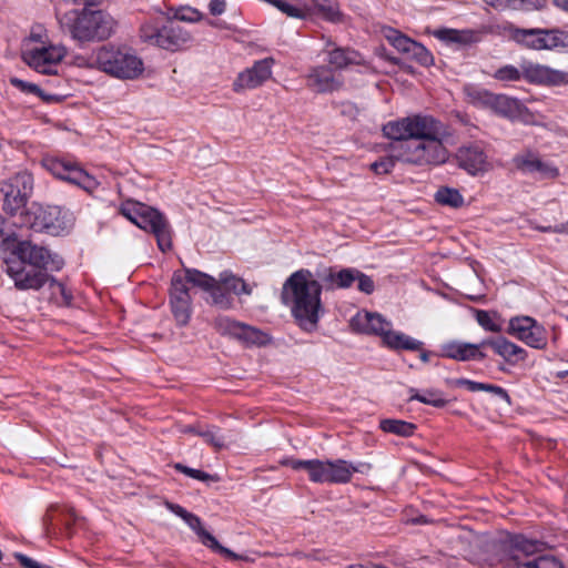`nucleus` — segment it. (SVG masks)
Segmentation results:
<instances>
[{"instance_id":"18","label":"nucleus","mask_w":568,"mask_h":568,"mask_svg":"<svg viewBox=\"0 0 568 568\" xmlns=\"http://www.w3.org/2000/svg\"><path fill=\"white\" fill-rule=\"evenodd\" d=\"M170 305L178 324L186 325L191 318V297L189 287L184 286L181 272H174L172 276Z\"/></svg>"},{"instance_id":"10","label":"nucleus","mask_w":568,"mask_h":568,"mask_svg":"<svg viewBox=\"0 0 568 568\" xmlns=\"http://www.w3.org/2000/svg\"><path fill=\"white\" fill-rule=\"evenodd\" d=\"M120 212L138 227L152 232L162 252L171 248L169 226L159 211L140 202L126 201L121 205Z\"/></svg>"},{"instance_id":"45","label":"nucleus","mask_w":568,"mask_h":568,"mask_svg":"<svg viewBox=\"0 0 568 568\" xmlns=\"http://www.w3.org/2000/svg\"><path fill=\"white\" fill-rule=\"evenodd\" d=\"M535 173L540 179H556L559 176V169L552 162L539 158L535 166Z\"/></svg>"},{"instance_id":"35","label":"nucleus","mask_w":568,"mask_h":568,"mask_svg":"<svg viewBox=\"0 0 568 568\" xmlns=\"http://www.w3.org/2000/svg\"><path fill=\"white\" fill-rule=\"evenodd\" d=\"M358 276V271L355 268H344L338 272L329 271L324 277L326 282L332 283L333 286L338 288L349 287Z\"/></svg>"},{"instance_id":"40","label":"nucleus","mask_w":568,"mask_h":568,"mask_svg":"<svg viewBox=\"0 0 568 568\" xmlns=\"http://www.w3.org/2000/svg\"><path fill=\"white\" fill-rule=\"evenodd\" d=\"M435 200L452 207H459L464 204V197L456 189L442 187L435 194Z\"/></svg>"},{"instance_id":"57","label":"nucleus","mask_w":568,"mask_h":568,"mask_svg":"<svg viewBox=\"0 0 568 568\" xmlns=\"http://www.w3.org/2000/svg\"><path fill=\"white\" fill-rule=\"evenodd\" d=\"M552 4L559 10L568 13V0H552Z\"/></svg>"},{"instance_id":"6","label":"nucleus","mask_w":568,"mask_h":568,"mask_svg":"<svg viewBox=\"0 0 568 568\" xmlns=\"http://www.w3.org/2000/svg\"><path fill=\"white\" fill-rule=\"evenodd\" d=\"M284 465L294 470L303 469L308 479L316 484H346L355 473L367 474L372 469L369 463L353 464L345 459H286Z\"/></svg>"},{"instance_id":"46","label":"nucleus","mask_w":568,"mask_h":568,"mask_svg":"<svg viewBox=\"0 0 568 568\" xmlns=\"http://www.w3.org/2000/svg\"><path fill=\"white\" fill-rule=\"evenodd\" d=\"M174 468L176 470H179L180 473L191 477V478H194V479H197V480H201V481H210V480H213L215 481L216 478L213 476V475H210L205 471H202L200 469H194V468H190L187 466H184L182 464H175L174 465Z\"/></svg>"},{"instance_id":"38","label":"nucleus","mask_w":568,"mask_h":568,"mask_svg":"<svg viewBox=\"0 0 568 568\" xmlns=\"http://www.w3.org/2000/svg\"><path fill=\"white\" fill-rule=\"evenodd\" d=\"M399 149V143L389 148V154L371 164V169L377 174H387L393 171L395 163L399 162L395 152Z\"/></svg>"},{"instance_id":"53","label":"nucleus","mask_w":568,"mask_h":568,"mask_svg":"<svg viewBox=\"0 0 568 568\" xmlns=\"http://www.w3.org/2000/svg\"><path fill=\"white\" fill-rule=\"evenodd\" d=\"M16 558L24 568H52L50 566L42 565L22 554H17Z\"/></svg>"},{"instance_id":"16","label":"nucleus","mask_w":568,"mask_h":568,"mask_svg":"<svg viewBox=\"0 0 568 568\" xmlns=\"http://www.w3.org/2000/svg\"><path fill=\"white\" fill-rule=\"evenodd\" d=\"M233 295L251 294V288L241 277L231 271L220 273L215 278V288L213 291V304L221 308H230L233 304Z\"/></svg>"},{"instance_id":"17","label":"nucleus","mask_w":568,"mask_h":568,"mask_svg":"<svg viewBox=\"0 0 568 568\" xmlns=\"http://www.w3.org/2000/svg\"><path fill=\"white\" fill-rule=\"evenodd\" d=\"M386 40L400 53L409 60L416 61L422 65L433 63L432 53L419 42L406 37L395 29H387L384 33Z\"/></svg>"},{"instance_id":"55","label":"nucleus","mask_w":568,"mask_h":568,"mask_svg":"<svg viewBox=\"0 0 568 568\" xmlns=\"http://www.w3.org/2000/svg\"><path fill=\"white\" fill-rule=\"evenodd\" d=\"M485 2L498 10L509 9L508 0H485Z\"/></svg>"},{"instance_id":"13","label":"nucleus","mask_w":568,"mask_h":568,"mask_svg":"<svg viewBox=\"0 0 568 568\" xmlns=\"http://www.w3.org/2000/svg\"><path fill=\"white\" fill-rule=\"evenodd\" d=\"M474 102L510 120L528 121L529 118L528 109L518 99L505 94L478 91L474 97Z\"/></svg>"},{"instance_id":"14","label":"nucleus","mask_w":568,"mask_h":568,"mask_svg":"<svg viewBox=\"0 0 568 568\" xmlns=\"http://www.w3.org/2000/svg\"><path fill=\"white\" fill-rule=\"evenodd\" d=\"M507 333L535 349H546L547 329L530 316H515L509 320Z\"/></svg>"},{"instance_id":"36","label":"nucleus","mask_w":568,"mask_h":568,"mask_svg":"<svg viewBox=\"0 0 568 568\" xmlns=\"http://www.w3.org/2000/svg\"><path fill=\"white\" fill-rule=\"evenodd\" d=\"M140 39L144 43L160 48V40L162 39V27L158 23L156 20L153 19L144 21L140 27Z\"/></svg>"},{"instance_id":"34","label":"nucleus","mask_w":568,"mask_h":568,"mask_svg":"<svg viewBox=\"0 0 568 568\" xmlns=\"http://www.w3.org/2000/svg\"><path fill=\"white\" fill-rule=\"evenodd\" d=\"M183 432L196 434L203 437L207 444L212 445L216 449H221L226 446V438L220 435L219 429L214 426L207 427L206 429H197L193 426H187Z\"/></svg>"},{"instance_id":"29","label":"nucleus","mask_w":568,"mask_h":568,"mask_svg":"<svg viewBox=\"0 0 568 568\" xmlns=\"http://www.w3.org/2000/svg\"><path fill=\"white\" fill-rule=\"evenodd\" d=\"M326 52L327 62L335 70L359 63V55L357 52L334 47L332 42H327Z\"/></svg>"},{"instance_id":"21","label":"nucleus","mask_w":568,"mask_h":568,"mask_svg":"<svg viewBox=\"0 0 568 568\" xmlns=\"http://www.w3.org/2000/svg\"><path fill=\"white\" fill-rule=\"evenodd\" d=\"M523 79L538 85H568V71L552 69L548 65L524 61Z\"/></svg>"},{"instance_id":"15","label":"nucleus","mask_w":568,"mask_h":568,"mask_svg":"<svg viewBox=\"0 0 568 568\" xmlns=\"http://www.w3.org/2000/svg\"><path fill=\"white\" fill-rule=\"evenodd\" d=\"M32 191V176L28 172H20L3 181L0 185V194L3 199V209L14 214L22 209Z\"/></svg>"},{"instance_id":"19","label":"nucleus","mask_w":568,"mask_h":568,"mask_svg":"<svg viewBox=\"0 0 568 568\" xmlns=\"http://www.w3.org/2000/svg\"><path fill=\"white\" fill-rule=\"evenodd\" d=\"M215 327L221 334L236 338L246 344L264 345L268 341L267 335L263 332L226 316L217 317Z\"/></svg>"},{"instance_id":"22","label":"nucleus","mask_w":568,"mask_h":568,"mask_svg":"<svg viewBox=\"0 0 568 568\" xmlns=\"http://www.w3.org/2000/svg\"><path fill=\"white\" fill-rule=\"evenodd\" d=\"M456 158L459 166L471 175L483 174L491 169L487 155L478 144L462 146Z\"/></svg>"},{"instance_id":"27","label":"nucleus","mask_w":568,"mask_h":568,"mask_svg":"<svg viewBox=\"0 0 568 568\" xmlns=\"http://www.w3.org/2000/svg\"><path fill=\"white\" fill-rule=\"evenodd\" d=\"M192 40L191 33L184 28L170 21L166 26H162V39L160 48L175 51L187 44Z\"/></svg>"},{"instance_id":"2","label":"nucleus","mask_w":568,"mask_h":568,"mask_svg":"<svg viewBox=\"0 0 568 568\" xmlns=\"http://www.w3.org/2000/svg\"><path fill=\"white\" fill-rule=\"evenodd\" d=\"M3 244L11 247V252L3 258L4 272L12 280L19 291H39L50 283L54 293L59 292L65 303H70L71 295L63 284L49 275V271H59L63 261L57 254L43 246L36 245L27 240L6 239Z\"/></svg>"},{"instance_id":"44","label":"nucleus","mask_w":568,"mask_h":568,"mask_svg":"<svg viewBox=\"0 0 568 568\" xmlns=\"http://www.w3.org/2000/svg\"><path fill=\"white\" fill-rule=\"evenodd\" d=\"M476 320L485 331L498 333L503 329L501 324L486 311H477Z\"/></svg>"},{"instance_id":"49","label":"nucleus","mask_w":568,"mask_h":568,"mask_svg":"<svg viewBox=\"0 0 568 568\" xmlns=\"http://www.w3.org/2000/svg\"><path fill=\"white\" fill-rule=\"evenodd\" d=\"M356 281L357 287L361 292L365 294L373 293L375 286L373 280L369 276L358 271V276L356 277Z\"/></svg>"},{"instance_id":"9","label":"nucleus","mask_w":568,"mask_h":568,"mask_svg":"<svg viewBox=\"0 0 568 568\" xmlns=\"http://www.w3.org/2000/svg\"><path fill=\"white\" fill-rule=\"evenodd\" d=\"M67 55L63 44H54L41 36L31 34L23 41L22 60L33 70L44 74H54Z\"/></svg>"},{"instance_id":"52","label":"nucleus","mask_w":568,"mask_h":568,"mask_svg":"<svg viewBox=\"0 0 568 568\" xmlns=\"http://www.w3.org/2000/svg\"><path fill=\"white\" fill-rule=\"evenodd\" d=\"M483 387L481 390L484 392H489L498 397H500L501 399H504L505 402L509 403V395L508 393L500 386H496V385H491V384H485L483 383Z\"/></svg>"},{"instance_id":"54","label":"nucleus","mask_w":568,"mask_h":568,"mask_svg":"<svg viewBox=\"0 0 568 568\" xmlns=\"http://www.w3.org/2000/svg\"><path fill=\"white\" fill-rule=\"evenodd\" d=\"M166 506L173 514L181 517L183 520L191 514L180 505L168 504Z\"/></svg>"},{"instance_id":"8","label":"nucleus","mask_w":568,"mask_h":568,"mask_svg":"<svg viewBox=\"0 0 568 568\" xmlns=\"http://www.w3.org/2000/svg\"><path fill=\"white\" fill-rule=\"evenodd\" d=\"M349 325L354 332L379 336L383 345L390 349L417 351L423 346L420 341L394 331L392 323L378 313L357 312L352 317Z\"/></svg>"},{"instance_id":"4","label":"nucleus","mask_w":568,"mask_h":568,"mask_svg":"<svg viewBox=\"0 0 568 568\" xmlns=\"http://www.w3.org/2000/svg\"><path fill=\"white\" fill-rule=\"evenodd\" d=\"M321 293V284L307 270L293 273L283 285V302L303 331L313 332L317 328L324 313Z\"/></svg>"},{"instance_id":"28","label":"nucleus","mask_w":568,"mask_h":568,"mask_svg":"<svg viewBox=\"0 0 568 568\" xmlns=\"http://www.w3.org/2000/svg\"><path fill=\"white\" fill-rule=\"evenodd\" d=\"M484 347H491L496 354L507 362L524 361L527 356L526 351L517 344L506 339L505 337L487 338L481 341Z\"/></svg>"},{"instance_id":"5","label":"nucleus","mask_w":568,"mask_h":568,"mask_svg":"<svg viewBox=\"0 0 568 568\" xmlns=\"http://www.w3.org/2000/svg\"><path fill=\"white\" fill-rule=\"evenodd\" d=\"M79 65L97 69L110 78L121 81L140 79L145 71L143 59L133 48L115 43L97 48L91 58Z\"/></svg>"},{"instance_id":"56","label":"nucleus","mask_w":568,"mask_h":568,"mask_svg":"<svg viewBox=\"0 0 568 568\" xmlns=\"http://www.w3.org/2000/svg\"><path fill=\"white\" fill-rule=\"evenodd\" d=\"M552 4L559 10L568 13V0H552Z\"/></svg>"},{"instance_id":"61","label":"nucleus","mask_w":568,"mask_h":568,"mask_svg":"<svg viewBox=\"0 0 568 568\" xmlns=\"http://www.w3.org/2000/svg\"><path fill=\"white\" fill-rule=\"evenodd\" d=\"M555 229H551V227H542L541 231L544 232H548V231H554Z\"/></svg>"},{"instance_id":"12","label":"nucleus","mask_w":568,"mask_h":568,"mask_svg":"<svg viewBox=\"0 0 568 568\" xmlns=\"http://www.w3.org/2000/svg\"><path fill=\"white\" fill-rule=\"evenodd\" d=\"M42 165L55 178L74 184L90 194L97 191L100 186V182L94 176L72 161L58 158H45L42 161Z\"/></svg>"},{"instance_id":"1","label":"nucleus","mask_w":568,"mask_h":568,"mask_svg":"<svg viewBox=\"0 0 568 568\" xmlns=\"http://www.w3.org/2000/svg\"><path fill=\"white\" fill-rule=\"evenodd\" d=\"M387 139L399 142L397 160L413 165H438L448 159L444 144L445 125L430 115L414 114L389 121L383 126Z\"/></svg>"},{"instance_id":"25","label":"nucleus","mask_w":568,"mask_h":568,"mask_svg":"<svg viewBox=\"0 0 568 568\" xmlns=\"http://www.w3.org/2000/svg\"><path fill=\"white\" fill-rule=\"evenodd\" d=\"M432 34L446 45L456 48L469 45L479 39L478 32L471 29L438 28L433 30Z\"/></svg>"},{"instance_id":"43","label":"nucleus","mask_w":568,"mask_h":568,"mask_svg":"<svg viewBox=\"0 0 568 568\" xmlns=\"http://www.w3.org/2000/svg\"><path fill=\"white\" fill-rule=\"evenodd\" d=\"M538 156L530 152L517 154L513 162L515 166L524 173H535V166L538 161Z\"/></svg>"},{"instance_id":"32","label":"nucleus","mask_w":568,"mask_h":568,"mask_svg":"<svg viewBox=\"0 0 568 568\" xmlns=\"http://www.w3.org/2000/svg\"><path fill=\"white\" fill-rule=\"evenodd\" d=\"M379 427L385 433H390L402 437H409L414 434L416 426L402 419L386 418L379 422Z\"/></svg>"},{"instance_id":"3","label":"nucleus","mask_w":568,"mask_h":568,"mask_svg":"<svg viewBox=\"0 0 568 568\" xmlns=\"http://www.w3.org/2000/svg\"><path fill=\"white\" fill-rule=\"evenodd\" d=\"M471 542L483 548L490 565L503 568H562L555 557L544 555V545L523 535L503 534L499 538L471 536Z\"/></svg>"},{"instance_id":"48","label":"nucleus","mask_w":568,"mask_h":568,"mask_svg":"<svg viewBox=\"0 0 568 568\" xmlns=\"http://www.w3.org/2000/svg\"><path fill=\"white\" fill-rule=\"evenodd\" d=\"M10 83L23 92H29V93H34V94L41 95L43 100L49 101V100L54 99L52 95H42V92L38 85L27 82V81H23L21 79L11 78Z\"/></svg>"},{"instance_id":"23","label":"nucleus","mask_w":568,"mask_h":568,"mask_svg":"<svg viewBox=\"0 0 568 568\" xmlns=\"http://www.w3.org/2000/svg\"><path fill=\"white\" fill-rule=\"evenodd\" d=\"M484 345L463 342L448 341L440 346V356L459 362L481 361L486 354L481 351Z\"/></svg>"},{"instance_id":"50","label":"nucleus","mask_w":568,"mask_h":568,"mask_svg":"<svg viewBox=\"0 0 568 568\" xmlns=\"http://www.w3.org/2000/svg\"><path fill=\"white\" fill-rule=\"evenodd\" d=\"M226 0H210L207 4L209 12L215 17L223 14L226 11Z\"/></svg>"},{"instance_id":"7","label":"nucleus","mask_w":568,"mask_h":568,"mask_svg":"<svg viewBox=\"0 0 568 568\" xmlns=\"http://www.w3.org/2000/svg\"><path fill=\"white\" fill-rule=\"evenodd\" d=\"M60 22L71 38L80 43L106 40L116 28L115 20L109 13L91 9L65 13Z\"/></svg>"},{"instance_id":"58","label":"nucleus","mask_w":568,"mask_h":568,"mask_svg":"<svg viewBox=\"0 0 568 568\" xmlns=\"http://www.w3.org/2000/svg\"><path fill=\"white\" fill-rule=\"evenodd\" d=\"M554 232L568 233V222L566 224L555 227Z\"/></svg>"},{"instance_id":"59","label":"nucleus","mask_w":568,"mask_h":568,"mask_svg":"<svg viewBox=\"0 0 568 568\" xmlns=\"http://www.w3.org/2000/svg\"><path fill=\"white\" fill-rule=\"evenodd\" d=\"M4 219L0 215V236L3 234Z\"/></svg>"},{"instance_id":"26","label":"nucleus","mask_w":568,"mask_h":568,"mask_svg":"<svg viewBox=\"0 0 568 568\" xmlns=\"http://www.w3.org/2000/svg\"><path fill=\"white\" fill-rule=\"evenodd\" d=\"M184 521L187 524V526L197 535L201 542L206 546L207 548L212 549L215 552H219L220 555L230 558V559H237L239 556L233 552L231 549L223 547L216 538L211 535L207 530H205L202 526L201 519L194 515L190 514Z\"/></svg>"},{"instance_id":"37","label":"nucleus","mask_w":568,"mask_h":568,"mask_svg":"<svg viewBox=\"0 0 568 568\" xmlns=\"http://www.w3.org/2000/svg\"><path fill=\"white\" fill-rule=\"evenodd\" d=\"M540 29H516L514 39L529 49L542 50Z\"/></svg>"},{"instance_id":"39","label":"nucleus","mask_w":568,"mask_h":568,"mask_svg":"<svg viewBox=\"0 0 568 568\" xmlns=\"http://www.w3.org/2000/svg\"><path fill=\"white\" fill-rule=\"evenodd\" d=\"M409 400H418L423 404L435 407H443L446 404V400L442 397V394L438 390L428 389L423 394H419L416 389L412 388L409 389Z\"/></svg>"},{"instance_id":"11","label":"nucleus","mask_w":568,"mask_h":568,"mask_svg":"<svg viewBox=\"0 0 568 568\" xmlns=\"http://www.w3.org/2000/svg\"><path fill=\"white\" fill-rule=\"evenodd\" d=\"M21 225L32 229L37 232H48L52 235H60L71 227L72 219L58 206H43L32 203L31 206L21 214Z\"/></svg>"},{"instance_id":"42","label":"nucleus","mask_w":568,"mask_h":568,"mask_svg":"<svg viewBox=\"0 0 568 568\" xmlns=\"http://www.w3.org/2000/svg\"><path fill=\"white\" fill-rule=\"evenodd\" d=\"M523 62L519 67L511 64L504 65L497 69L494 73V78L504 82L519 81L523 79Z\"/></svg>"},{"instance_id":"24","label":"nucleus","mask_w":568,"mask_h":568,"mask_svg":"<svg viewBox=\"0 0 568 568\" xmlns=\"http://www.w3.org/2000/svg\"><path fill=\"white\" fill-rule=\"evenodd\" d=\"M307 85L315 92L327 93L338 90L342 80L332 69L316 67L307 75Z\"/></svg>"},{"instance_id":"47","label":"nucleus","mask_w":568,"mask_h":568,"mask_svg":"<svg viewBox=\"0 0 568 568\" xmlns=\"http://www.w3.org/2000/svg\"><path fill=\"white\" fill-rule=\"evenodd\" d=\"M513 10H539L546 6V0H508Z\"/></svg>"},{"instance_id":"20","label":"nucleus","mask_w":568,"mask_h":568,"mask_svg":"<svg viewBox=\"0 0 568 568\" xmlns=\"http://www.w3.org/2000/svg\"><path fill=\"white\" fill-rule=\"evenodd\" d=\"M273 64L274 60L271 58L256 61L251 68L237 74L233 82V90L240 93L258 88L272 77Z\"/></svg>"},{"instance_id":"33","label":"nucleus","mask_w":568,"mask_h":568,"mask_svg":"<svg viewBox=\"0 0 568 568\" xmlns=\"http://www.w3.org/2000/svg\"><path fill=\"white\" fill-rule=\"evenodd\" d=\"M313 9L323 19L337 22L341 20V12L336 0H310Z\"/></svg>"},{"instance_id":"30","label":"nucleus","mask_w":568,"mask_h":568,"mask_svg":"<svg viewBox=\"0 0 568 568\" xmlns=\"http://www.w3.org/2000/svg\"><path fill=\"white\" fill-rule=\"evenodd\" d=\"M182 273V278L184 281V286H187V284H191L195 287H199L203 291H206L210 293L211 297L213 298V291L215 288V278L200 272L194 268H185L184 271H180Z\"/></svg>"},{"instance_id":"31","label":"nucleus","mask_w":568,"mask_h":568,"mask_svg":"<svg viewBox=\"0 0 568 568\" xmlns=\"http://www.w3.org/2000/svg\"><path fill=\"white\" fill-rule=\"evenodd\" d=\"M539 34L541 37L542 50L568 48V32L540 29Z\"/></svg>"},{"instance_id":"51","label":"nucleus","mask_w":568,"mask_h":568,"mask_svg":"<svg viewBox=\"0 0 568 568\" xmlns=\"http://www.w3.org/2000/svg\"><path fill=\"white\" fill-rule=\"evenodd\" d=\"M453 384L457 387L464 386L470 392H479L481 390V388H484L483 383H478L467 378H457L453 382Z\"/></svg>"},{"instance_id":"60","label":"nucleus","mask_w":568,"mask_h":568,"mask_svg":"<svg viewBox=\"0 0 568 568\" xmlns=\"http://www.w3.org/2000/svg\"><path fill=\"white\" fill-rule=\"evenodd\" d=\"M420 359H422L423 362H428V359H429V354H428V353H426V352H423V353L420 354Z\"/></svg>"},{"instance_id":"41","label":"nucleus","mask_w":568,"mask_h":568,"mask_svg":"<svg viewBox=\"0 0 568 568\" xmlns=\"http://www.w3.org/2000/svg\"><path fill=\"white\" fill-rule=\"evenodd\" d=\"M171 13L172 19L189 23H195L203 19V13L190 6H181L179 8L171 9Z\"/></svg>"}]
</instances>
